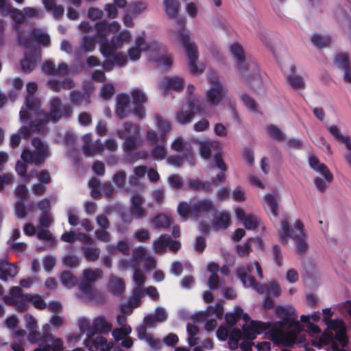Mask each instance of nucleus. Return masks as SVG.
<instances>
[{
    "label": "nucleus",
    "instance_id": "1",
    "mask_svg": "<svg viewBox=\"0 0 351 351\" xmlns=\"http://www.w3.org/2000/svg\"><path fill=\"white\" fill-rule=\"evenodd\" d=\"M223 307L220 302H217L215 306H208L205 311H200L191 316L194 324H186V332L188 334L187 342L191 347H193V351H206L213 348V342L210 339H206L200 341L198 337L199 330L195 324L204 322V328L208 332H213L217 326V319L223 317Z\"/></svg>",
    "mask_w": 351,
    "mask_h": 351
},
{
    "label": "nucleus",
    "instance_id": "2",
    "mask_svg": "<svg viewBox=\"0 0 351 351\" xmlns=\"http://www.w3.org/2000/svg\"><path fill=\"white\" fill-rule=\"evenodd\" d=\"M73 112L70 105H62L60 98L54 97L49 101V112L48 114H40L39 117L29 126L21 127L17 134H12L10 138V145L12 147H17L22 138H26L32 132L44 131L45 125L49 122L57 123L62 118L71 116Z\"/></svg>",
    "mask_w": 351,
    "mask_h": 351
},
{
    "label": "nucleus",
    "instance_id": "3",
    "mask_svg": "<svg viewBox=\"0 0 351 351\" xmlns=\"http://www.w3.org/2000/svg\"><path fill=\"white\" fill-rule=\"evenodd\" d=\"M95 27L99 38V50L104 56H109L114 49L121 48L132 37L130 31H120L121 26L117 21H101L96 23Z\"/></svg>",
    "mask_w": 351,
    "mask_h": 351
},
{
    "label": "nucleus",
    "instance_id": "4",
    "mask_svg": "<svg viewBox=\"0 0 351 351\" xmlns=\"http://www.w3.org/2000/svg\"><path fill=\"white\" fill-rule=\"evenodd\" d=\"M32 40L46 47L50 43L49 36L43 29H35L31 34V39H26L23 34L19 32V43L25 48V58L21 63V70L25 73H30L40 59V51L34 46Z\"/></svg>",
    "mask_w": 351,
    "mask_h": 351
},
{
    "label": "nucleus",
    "instance_id": "5",
    "mask_svg": "<svg viewBox=\"0 0 351 351\" xmlns=\"http://www.w3.org/2000/svg\"><path fill=\"white\" fill-rule=\"evenodd\" d=\"M276 315L282 319L278 322L279 327H287L290 332L289 336L282 333L274 337V340L286 346H292L298 341V336L303 330V326L297 319L295 309L289 306H278Z\"/></svg>",
    "mask_w": 351,
    "mask_h": 351
},
{
    "label": "nucleus",
    "instance_id": "6",
    "mask_svg": "<svg viewBox=\"0 0 351 351\" xmlns=\"http://www.w3.org/2000/svg\"><path fill=\"white\" fill-rule=\"evenodd\" d=\"M230 51L236 62L241 76L252 88H258L262 82L259 75V66L257 63L245 57L243 47L237 43L230 45Z\"/></svg>",
    "mask_w": 351,
    "mask_h": 351
},
{
    "label": "nucleus",
    "instance_id": "7",
    "mask_svg": "<svg viewBox=\"0 0 351 351\" xmlns=\"http://www.w3.org/2000/svg\"><path fill=\"white\" fill-rule=\"evenodd\" d=\"M34 149L31 151L28 148H25L21 153V158L23 162L18 161L16 164V171L17 173L23 176L27 182L31 180V177L33 176V172L29 175L26 174V165L25 163L31 164H40L49 156V149L47 144L43 143L38 138H33L32 142Z\"/></svg>",
    "mask_w": 351,
    "mask_h": 351
},
{
    "label": "nucleus",
    "instance_id": "8",
    "mask_svg": "<svg viewBox=\"0 0 351 351\" xmlns=\"http://www.w3.org/2000/svg\"><path fill=\"white\" fill-rule=\"evenodd\" d=\"M252 265L237 268L235 274L241 280L243 285L246 288H252L258 293L265 292V306L270 307L272 305L271 297H278L280 294V288L276 282H270L263 286L258 282L254 277L250 276L248 274L251 272Z\"/></svg>",
    "mask_w": 351,
    "mask_h": 351
},
{
    "label": "nucleus",
    "instance_id": "9",
    "mask_svg": "<svg viewBox=\"0 0 351 351\" xmlns=\"http://www.w3.org/2000/svg\"><path fill=\"white\" fill-rule=\"evenodd\" d=\"M133 279L136 283V287L133 291L129 302L121 305V314L119 315L117 319L118 324L122 326L124 325L123 323L125 321V314L130 313L134 308L138 306V302L145 292L149 295L151 298H154V289L152 287L147 288L145 291L143 289V286L145 283V277L142 274L136 271L134 275H133Z\"/></svg>",
    "mask_w": 351,
    "mask_h": 351
},
{
    "label": "nucleus",
    "instance_id": "10",
    "mask_svg": "<svg viewBox=\"0 0 351 351\" xmlns=\"http://www.w3.org/2000/svg\"><path fill=\"white\" fill-rule=\"evenodd\" d=\"M288 238H291L295 241L298 253L303 254L308 249V245L306 241L304 226L300 221L297 220L295 221L294 229L289 225L287 219H284L281 222L280 241L285 244Z\"/></svg>",
    "mask_w": 351,
    "mask_h": 351
},
{
    "label": "nucleus",
    "instance_id": "11",
    "mask_svg": "<svg viewBox=\"0 0 351 351\" xmlns=\"http://www.w3.org/2000/svg\"><path fill=\"white\" fill-rule=\"evenodd\" d=\"M176 22L180 27L178 29L179 40L182 43L184 49L186 56L189 60V66L192 73H199L202 71V69H199L197 66L198 59L197 47L195 42L191 40L189 35L184 32L186 21L184 18L179 17Z\"/></svg>",
    "mask_w": 351,
    "mask_h": 351
},
{
    "label": "nucleus",
    "instance_id": "12",
    "mask_svg": "<svg viewBox=\"0 0 351 351\" xmlns=\"http://www.w3.org/2000/svg\"><path fill=\"white\" fill-rule=\"evenodd\" d=\"M272 328L273 326L269 322H262L252 320L250 324L243 325L242 331L238 328H234L229 335V339L237 341H240L243 338L254 339L257 334L271 331Z\"/></svg>",
    "mask_w": 351,
    "mask_h": 351
},
{
    "label": "nucleus",
    "instance_id": "13",
    "mask_svg": "<svg viewBox=\"0 0 351 351\" xmlns=\"http://www.w3.org/2000/svg\"><path fill=\"white\" fill-rule=\"evenodd\" d=\"M102 276V271L97 268L83 270L82 282L80 285V297L82 300L84 301L94 300L96 292L92 287V283L101 278Z\"/></svg>",
    "mask_w": 351,
    "mask_h": 351
},
{
    "label": "nucleus",
    "instance_id": "14",
    "mask_svg": "<svg viewBox=\"0 0 351 351\" xmlns=\"http://www.w3.org/2000/svg\"><path fill=\"white\" fill-rule=\"evenodd\" d=\"M118 267L121 271L133 268L134 269V274L136 271H138L145 276L141 269L143 268L145 270L150 269L151 261L147 257L145 249L143 247H138L134 250L133 260L132 261L128 259H121L119 262ZM144 277L145 278V276Z\"/></svg>",
    "mask_w": 351,
    "mask_h": 351
},
{
    "label": "nucleus",
    "instance_id": "15",
    "mask_svg": "<svg viewBox=\"0 0 351 351\" xmlns=\"http://www.w3.org/2000/svg\"><path fill=\"white\" fill-rule=\"evenodd\" d=\"M27 96L25 99V104L19 113L20 119L26 121L33 117V114L38 113V117L41 114L38 112L40 108V102L39 99L34 96V93L37 90V84L35 82H29L27 84Z\"/></svg>",
    "mask_w": 351,
    "mask_h": 351
},
{
    "label": "nucleus",
    "instance_id": "16",
    "mask_svg": "<svg viewBox=\"0 0 351 351\" xmlns=\"http://www.w3.org/2000/svg\"><path fill=\"white\" fill-rule=\"evenodd\" d=\"M157 131H155V160H162L166 157L167 151L164 145H157L156 140L163 141L171 128L170 122L162 117L155 115Z\"/></svg>",
    "mask_w": 351,
    "mask_h": 351
},
{
    "label": "nucleus",
    "instance_id": "17",
    "mask_svg": "<svg viewBox=\"0 0 351 351\" xmlns=\"http://www.w3.org/2000/svg\"><path fill=\"white\" fill-rule=\"evenodd\" d=\"M202 102L196 97L189 98L185 106H182L181 108L176 114V120L180 125H186L190 123L195 117V112L202 113Z\"/></svg>",
    "mask_w": 351,
    "mask_h": 351
},
{
    "label": "nucleus",
    "instance_id": "18",
    "mask_svg": "<svg viewBox=\"0 0 351 351\" xmlns=\"http://www.w3.org/2000/svg\"><path fill=\"white\" fill-rule=\"evenodd\" d=\"M28 294L23 293L21 287H12L8 293L3 296L5 304L14 306L19 312H24L28 309Z\"/></svg>",
    "mask_w": 351,
    "mask_h": 351
},
{
    "label": "nucleus",
    "instance_id": "19",
    "mask_svg": "<svg viewBox=\"0 0 351 351\" xmlns=\"http://www.w3.org/2000/svg\"><path fill=\"white\" fill-rule=\"evenodd\" d=\"M214 167L221 170L216 177L210 181H205L202 183V190L205 193H210L213 191V184H222L225 182L227 170L226 165L222 159L221 153L217 151L213 156Z\"/></svg>",
    "mask_w": 351,
    "mask_h": 351
},
{
    "label": "nucleus",
    "instance_id": "20",
    "mask_svg": "<svg viewBox=\"0 0 351 351\" xmlns=\"http://www.w3.org/2000/svg\"><path fill=\"white\" fill-rule=\"evenodd\" d=\"M324 321L329 330H332L330 335H328L329 337L340 343L343 347H346L348 343V339L346 335V328L343 321L335 319H328L327 317H324Z\"/></svg>",
    "mask_w": 351,
    "mask_h": 351
},
{
    "label": "nucleus",
    "instance_id": "21",
    "mask_svg": "<svg viewBox=\"0 0 351 351\" xmlns=\"http://www.w3.org/2000/svg\"><path fill=\"white\" fill-rule=\"evenodd\" d=\"M215 205L210 199H199L192 203L191 217L195 220H204L215 210Z\"/></svg>",
    "mask_w": 351,
    "mask_h": 351
},
{
    "label": "nucleus",
    "instance_id": "22",
    "mask_svg": "<svg viewBox=\"0 0 351 351\" xmlns=\"http://www.w3.org/2000/svg\"><path fill=\"white\" fill-rule=\"evenodd\" d=\"M38 343L39 347L33 351H62L63 350L62 340L51 334H45Z\"/></svg>",
    "mask_w": 351,
    "mask_h": 351
},
{
    "label": "nucleus",
    "instance_id": "23",
    "mask_svg": "<svg viewBox=\"0 0 351 351\" xmlns=\"http://www.w3.org/2000/svg\"><path fill=\"white\" fill-rule=\"evenodd\" d=\"M171 148L182 154V157L189 165H195L194 155L191 146L187 145L182 137L176 138L171 143Z\"/></svg>",
    "mask_w": 351,
    "mask_h": 351
},
{
    "label": "nucleus",
    "instance_id": "24",
    "mask_svg": "<svg viewBox=\"0 0 351 351\" xmlns=\"http://www.w3.org/2000/svg\"><path fill=\"white\" fill-rule=\"evenodd\" d=\"M125 131L118 130V136L123 139H125L123 143L124 149L128 151H131L136 146V128L129 123L124 125Z\"/></svg>",
    "mask_w": 351,
    "mask_h": 351
},
{
    "label": "nucleus",
    "instance_id": "25",
    "mask_svg": "<svg viewBox=\"0 0 351 351\" xmlns=\"http://www.w3.org/2000/svg\"><path fill=\"white\" fill-rule=\"evenodd\" d=\"M84 346L90 351H110L113 347V343L108 341L101 336H97L95 339H85L84 340Z\"/></svg>",
    "mask_w": 351,
    "mask_h": 351
},
{
    "label": "nucleus",
    "instance_id": "26",
    "mask_svg": "<svg viewBox=\"0 0 351 351\" xmlns=\"http://www.w3.org/2000/svg\"><path fill=\"white\" fill-rule=\"evenodd\" d=\"M131 95L133 99L134 113L138 119H142L145 117L143 104L147 101L146 95L143 90L138 88L134 89Z\"/></svg>",
    "mask_w": 351,
    "mask_h": 351
},
{
    "label": "nucleus",
    "instance_id": "27",
    "mask_svg": "<svg viewBox=\"0 0 351 351\" xmlns=\"http://www.w3.org/2000/svg\"><path fill=\"white\" fill-rule=\"evenodd\" d=\"M180 243L173 240L169 234H162L155 241V252L163 253L169 248L171 251L177 252L180 248Z\"/></svg>",
    "mask_w": 351,
    "mask_h": 351
},
{
    "label": "nucleus",
    "instance_id": "28",
    "mask_svg": "<svg viewBox=\"0 0 351 351\" xmlns=\"http://www.w3.org/2000/svg\"><path fill=\"white\" fill-rule=\"evenodd\" d=\"M83 152L86 156H92L104 152V145L99 141L92 142L90 134L83 136Z\"/></svg>",
    "mask_w": 351,
    "mask_h": 351
},
{
    "label": "nucleus",
    "instance_id": "29",
    "mask_svg": "<svg viewBox=\"0 0 351 351\" xmlns=\"http://www.w3.org/2000/svg\"><path fill=\"white\" fill-rule=\"evenodd\" d=\"M24 318L26 328L29 330V341L32 343L39 342L41 340L42 337H44V335H42L37 330L38 324L36 319L30 314H25Z\"/></svg>",
    "mask_w": 351,
    "mask_h": 351
},
{
    "label": "nucleus",
    "instance_id": "30",
    "mask_svg": "<svg viewBox=\"0 0 351 351\" xmlns=\"http://www.w3.org/2000/svg\"><path fill=\"white\" fill-rule=\"evenodd\" d=\"M226 96V90L223 86H210L206 93V100L213 106L221 104Z\"/></svg>",
    "mask_w": 351,
    "mask_h": 351
},
{
    "label": "nucleus",
    "instance_id": "31",
    "mask_svg": "<svg viewBox=\"0 0 351 351\" xmlns=\"http://www.w3.org/2000/svg\"><path fill=\"white\" fill-rule=\"evenodd\" d=\"M184 84V80L182 77L179 76H173L165 77L162 84H160L161 89L163 94L167 95L169 91L176 90L179 91L182 89Z\"/></svg>",
    "mask_w": 351,
    "mask_h": 351
},
{
    "label": "nucleus",
    "instance_id": "32",
    "mask_svg": "<svg viewBox=\"0 0 351 351\" xmlns=\"http://www.w3.org/2000/svg\"><path fill=\"white\" fill-rule=\"evenodd\" d=\"M131 327L127 324L121 326L119 328H116L112 331V336L115 340H123L121 346L126 348H130L133 345V339L127 336L131 332Z\"/></svg>",
    "mask_w": 351,
    "mask_h": 351
},
{
    "label": "nucleus",
    "instance_id": "33",
    "mask_svg": "<svg viewBox=\"0 0 351 351\" xmlns=\"http://www.w3.org/2000/svg\"><path fill=\"white\" fill-rule=\"evenodd\" d=\"M308 165L311 169L322 174L328 183L332 182L333 179L332 174L324 164L319 162L316 156L314 155L308 156Z\"/></svg>",
    "mask_w": 351,
    "mask_h": 351
},
{
    "label": "nucleus",
    "instance_id": "34",
    "mask_svg": "<svg viewBox=\"0 0 351 351\" xmlns=\"http://www.w3.org/2000/svg\"><path fill=\"white\" fill-rule=\"evenodd\" d=\"M88 186L91 189V195L97 197L100 193H104L106 197H110L112 194V186L110 184L101 185L98 179L94 178L88 182Z\"/></svg>",
    "mask_w": 351,
    "mask_h": 351
},
{
    "label": "nucleus",
    "instance_id": "35",
    "mask_svg": "<svg viewBox=\"0 0 351 351\" xmlns=\"http://www.w3.org/2000/svg\"><path fill=\"white\" fill-rule=\"evenodd\" d=\"M19 272L15 265L10 264L5 258L0 259V279L4 281L13 278Z\"/></svg>",
    "mask_w": 351,
    "mask_h": 351
},
{
    "label": "nucleus",
    "instance_id": "36",
    "mask_svg": "<svg viewBox=\"0 0 351 351\" xmlns=\"http://www.w3.org/2000/svg\"><path fill=\"white\" fill-rule=\"evenodd\" d=\"M104 57L108 59V62H104L103 67L108 71L112 69V65L123 66L128 62L125 55L122 53L117 52V49H114L111 54Z\"/></svg>",
    "mask_w": 351,
    "mask_h": 351
},
{
    "label": "nucleus",
    "instance_id": "37",
    "mask_svg": "<svg viewBox=\"0 0 351 351\" xmlns=\"http://www.w3.org/2000/svg\"><path fill=\"white\" fill-rule=\"evenodd\" d=\"M130 98L127 94H120L117 97L115 113L119 119H123L129 112Z\"/></svg>",
    "mask_w": 351,
    "mask_h": 351
},
{
    "label": "nucleus",
    "instance_id": "38",
    "mask_svg": "<svg viewBox=\"0 0 351 351\" xmlns=\"http://www.w3.org/2000/svg\"><path fill=\"white\" fill-rule=\"evenodd\" d=\"M147 49V45L145 38L140 36L136 39L135 47L128 49V56L132 61H136L140 58L141 52Z\"/></svg>",
    "mask_w": 351,
    "mask_h": 351
},
{
    "label": "nucleus",
    "instance_id": "39",
    "mask_svg": "<svg viewBox=\"0 0 351 351\" xmlns=\"http://www.w3.org/2000/svg\"><path fill=\"white\" fill-rule=\"evenodd\" d=\"M230 223V216L226 212H218L214 214L212 227L216 230H225Z\"/></svg>",
    "mask_w": 351,
    "mask_h": 351
},
{
    "label": "nucleus",
    "instance_id": "40",
    "mask_svg": "<svg viewBox=\"0 0 351 351\" xmlns=\"http://www.w3.org/2000/svg\"><path fill=\"white\" fill-rule=\"evenodd\" d=\"M154 325V316L149 315L144 318L143 324L137 328L138 336L141 339L146 340L151 347L153 346V341L151 337L147 334V330L152 328Z\"/></svg>",
    "mask_w": 351,
    "mask_h": 351
},
{
    "label": "nucleus",
    "instance_id": "41",
    "mask_svg": "<svg viewBox=\"0 0 351 351\" xmlns=\"http://www.w3.org/2000/svg\"><path fill=\"white\" fill-rule=\"evenodd\" d=\"M264 199L267 211L276 217L278 215V195L277 193H267L264 196Z\"/></svg>",
    "mask_w": 351,
    "mask_h": 351
},
{
    "label": "nucleus",
    "instance_id": "42",
    "mask_svg": "<svg viewBox=\"0 0 351 351\" xmlns=\"http://www.w3.org/2000/svg\"><path fill=\"white\" fill-rule=\"evenodd\" d=\"M63 241L72 243L75 241H80L84 244L93 243V239L84 233H75L74 232H66L61 236Z\"/></svg>",
    "mask_w": 351,
    "mask_h": 351
},
{
    "label": "nucleus",
    "instance_id": "43",
    "mask_svg": "<svg viewBox=\"0 0 351 351\" xmlns=\"http://www.w3.org/2000/svg\"><path fill=\"white\" fill-rule=\"evenodd\" d=\"M78 328L82 333L86 335V339H91L95 334L93 319L82 317L78 319Z\"/></svg>",
    "mask_w": 351,
    "mask_h": 351
},
{
    "label": "nucleus",
    "instance_id": "44",
    "mask_svg": "<svg viewBox=\"0 0 351 351\" xmlns=\"http://www.w3.org/2000/svg\"><path fill=\"white\" fill-rule=\"evenodd\" d=\"M158 45L155 42V67L167 68L172 65V57L164 50L163 53L157 52Z\"/></svg>",
    "mask_w": 351,
    "mask_h": 351
},
{
    "label": "nucleus",
    "instance_id": "45",
    "mask_svg": "<svg viewBox=\"0 0 351 351\" xmlns=\"http://www.w3.org/2000/svg\"><path fill=\"white\" fill-rule=\"evenodd\" d=\"M219 144L214 141H202L199 143V154L202 158L208 160L210 158L214 149H219Z\"/></svg>",
    "mask_w": 351,
    "mask_h": 351
},
{
    "label": "nucleus",
    "instance_id": "46",
    "mask_svg": "<svg viewBox=\"0 0 351 351\" xmlns=\"http://www.w3.org/2000/svg\"><path fill=\"white\" fill-rule=\"evenodd\" d=\"M327 130L337 142L343 145L350 144L351 137L348 135H343L338 125H330L327 126Z\"/></svg>",
    "mask_w": 351,
    "mask_h": 351
},
{
    "label": "nucleus",
    "instance_id": "47",
    "mask_svg": "<svg viewBox=\"0 0 351 351\" xmlns=\"http://www.w3.org/2000/svg\"><path fill=\"white\" fill-rule=\"evenodd\" d=\"M19 320L16 315H12L5 320L6 327L12 332L14 337H25L26 331L23 329L17 330Z\"/></svg>",
    "mask_w": 351,
    "mask_h": 351
},
{
    "label": "nucleus",
    "instance_id": "48",
    "mask_svg": "<svg viewBox=\"0 0 351 351\" xmlns=\"http://www.w3.org/2000/svg\"><path fill=\"white\" fill-rule=\"evenodd\" d=\"M131 202L132 214L134 217L136 219L142 218L145 215L144 210L141 207V204L143 202V197L138 194L134 195L131 197Z\"/></svg>",
    "mask_w": 351,
    "mask_h": 351
},
{
    "label": "nucleus",
    "instance_id": "49",
    "mask_svg": "<svg viewBox=\"0 0 351 351\" xmlns=\"http://www.w3.org/2000/svg\"><path fill=\"white\" fill-rule=\"evenodd\" d=\"M97 39H98V41L99 42V38L97 35V36L84 35L80 41L81 50L86 53L93 51L96 47Z\"/></svg>",
    "mask_w": 351,
    "mask_h": 351
},
{
    "label": "nucleus",
    "instance_id": "50",
    "mask_svg": "<svg viewBox=\"0 0 351 351\" xmlns=\"http://www.w3.org/2000/svg\"><path fill=\"white\" fill-rule=\"evenodd\" d=\"M59 278L62 286L66 289H72L77 284V278L70 271H62L59 275Z\"/></svg>",
    "mask_w": 351,
    "mask_h": 351
},
{
    "label": "nucleus",
    "instance_id": "51",
    "mask_svg": "<svg viewBox=\"0 0 351 351\" xmlns=\"http://www.w3.org/2000/svg\"><path fill=\"white\" fill-rule=\"evenodd\" d=\"M48 86L54 92H58L62 89H71L74 84L71 79H65L62 82L56 80H50L48 81Z\"/></svg>",
    "mask_w": 351,
    "mask_h": 351
},
{
    "label": "nucleus",
    "instance_id": "52",
    "mask_svg": "<svg viewBox=\"0 0 351 351\" xmlns=\"http://www.w3.org/2000/svg\"><path fill=\"white\" fill-rule=\"evenodd\" d=\"M47 10L51 12L53 16L56 19H58L63 16L64 9L62 6L56 5L53 0H43Z\"/></svg>",
    "mask_w": 351,
    "mask_h": 351
},
{
    "label": "nucleus",
    "instance_id": "53",
    "mask_svg": "<svg viewBox=\"0 0 351 351\" xmlns=\"http://www.w3.org/2000/svg\"><path fill=\"white\" fill-rule=\"evenodd\" d=\"M108 289L114 294H121L125 290V284L123 279L112 276L109 280Z\"/></svg>",
    "mask_w": 351,
    "mask_h": 351
},
{
    "label": "nucleus",
    "instance_id": "54",
    "mask_svg": "<svg viewBox=\"0 0 351 351\" xmlns=\"http://www.w3.org/2000/svg\"><path fill=\"white\" fill-rule=\"evenodd\" d=\"M334 63L339 69L342 71L349 69L351 65V61L346 53L336 54L334 58Z\"/></svg>",
    "mask_w": 351,
    "mask_h": 351
},
{
    "label": "nucleus",
    "instance_id": "55",
    "mask_svg": "<svg viewBox=\"0 0 351 351\" xmlns=\"http://www.w3.org/2000/svg\"><path fill=\"white\" fill-rule=\"evenodd\" d=\"M311 40L313 45L319 48L327 47L331 43L330 36L317 33L313 34Z\"/></svg>",
    "mask_w": 351,
    "mask_h": 351
},
{
    "label": "nucleus",
    "instance_id": "56",
    "mask_svg": "<svg viewBox=\"0 0 351 351\" xmlns=\"http://www.w3.org/2000/svg\"><path fill=\"white\" fill-rule=\"evenodd\" d=\"M163 4L166 13L171 19L177 16L180 9V3L177 0H165Z\"/></svg>",
    "mask_w": 351,
    "mask_h": 351
},
{
    "label": "nucleus",
    "instance_id": "57",
    "mask_svg": "<svg viewBox=\"0 0 351 351\" xmlns=\"http://www.w3.org/2000/svg\"><path fill=\"white\" fill-rule=\"evenodd\" d=\"M95 334L97 332H108L112 327L108 320L103 316H98L93 319Z\"/></svg>",
    "mask_w": 351,
    "mask_h": 351
},
{
    "label": "nucleus",
    "instance_id": "58",
    "mask_svg": "<svg viewBox=\"0 0 351 351\" xmlns=\"http://www.w3.org/2000/svg\"><path fill=\"white\" fill-rule=\"evenodd\" d=\"M254 238H249L244 244H237L235 245V251L239 256H244L252 252L251 245Z\"/></svg>",
    "mask_w": 351,
    "mask_h": 351
},
{
    "label": "nucleus",
    "instance_id": "59",
    "mask_svg": "<svg viewBox=\"0 0 351 351\" xmlns=\"http://www.w3.org/2000/svg\"><path fill=\"white\" fill-rule=\"evenodd\" d=\"M71 99L73 104L86 105L90 103V97L87 94H82L78 92H72Z\"/></svg>",
    "mask_w": 351,
    "mask_h": 351
},
{
    "label": "nucleus",
    "instance_id": "60",
    "mask_svg": "<svg viewBox=\"0 0 351 351\" xmlns=\"http://www.w3.org/2000/svg\"><path fill=\"white\" fill-rule=\"evenodd\" d=\"M28 296V307L30 304L39 309H43L47 306L46 303L40 295L35 293H29Z\"/></svg>",
    "mask_w": 351,
    "mask_h": 351
},
{
    "label": "nucleus",
    "instance_id": "61",
    "mask_svg": "<svg viewBox=\"0 0 351 351\" xmlns=\"http://www.w3.org/2000/svg\"><path fill=\"white\" fill-rule=\"evenodd\" d=\"M62 263L69 268H76L80 264V259L75 254H67L62 257Z\"/></svg>",
    "mask_w": 351,
    "mask_h": 351
},
{
    "label": "nucleus",
    "instance_id": "62",
    "mask_svg": "<svg viewBox=\"0 0 351 351\" xmlns=\"http://www.w3.org/2000/svg\"><path fill=\"white\" fill-rule=\"evenodd\" d=\"M82 250L84 257L88 261H95L99 257L100 251L97 247H84Z\"/></svg>",
    "mask_w": 351,
    "mask_h": 351
},
{
    "label": "nucleus",
    "instance_id": "63",
    "mask_svg": "<svg viewBox=\"0 0 351 351\" xmlns=\"http://www.w3.org/2000/svg\"><path fill=\"white\" fill-rule=\"evenodd\" d=\"M268 134L278 141H283L285 138L284 132L276 125H269L266 128Z\"/></svg>",
    "mask_w": 351,
    "mask_h": 351
},
{
    "label": "nucleus",
    "instance_id": "64",
    "mask_svg": "<svg viewBox=\"0 0 351 351\" xmlns=\"http://www.w3.org/2000/svg\"><path fill=\"white\" fill-rule=\"evenodd\" d=\"M191 207L192 204H187L186 202H180L178 206V213L179 215L184 219H186L190 215L191 216Z\"/></svg>",
    "mask_w": 351,
    "mask_h": 351
}]
</instances>
